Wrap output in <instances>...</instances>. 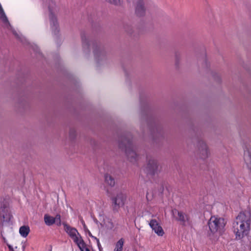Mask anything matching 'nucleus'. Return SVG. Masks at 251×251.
Listing matches in <instances>:
<instances>
[{"label":"nucleus","instance_id":"9b49d317","mask_svg":"<svg viewBox=\"0 0 251 251\" xmlns=\"http://www.w3.org/2000/svg\"><path fill=\"white\" fill-rule=\"evenodd\" d=\"M173 213L174 215L177 214L178 217L176 218V220L182 222L183 224H184L186 221L189 220L188 216L182 211H179L175 209L173 210Z\"/></svg>","mask_w":251,"mask_h":251},{"label":"nucleus","instance_id":"6e6552de","mask_svg":"<svg viewBox=\"0 0 251 251\" xmlns=\"http://www.w3.org/2000/svg\"><path fill=\"white\" fill-rule=\"evenodd\" d=\"M150 226L152 229L156 233L158 236H162L164 234V232L159 223L155 219H152L150 221L149 223Z\"/></svg>","mask_w":251,"mask_h":251},{"label":"nucleus","instance_id":"20e7f679","mask_svg":"<svg viewBox=\"0 0 251 251\" xmlns=\"http://www.w3.org/2000/svg\"><path fill=\"white\" fill-rule=\"evenodd\" d=\"M124 145L125 148L126 153L128 160L132 162L136 161L138 158V156L134 150L132 141L126 138L124 139L120 144V147L123 148Z\"/></svg>","mask_w":251,"mask_h":251},{"label":"nucleus","instance_id":"f03ea898","mask_svg":"<svg viewBox=\"0 0 251 251\" xmlns=\"http://www.w3.org/2000/svg\"><path fill=\"white\" fill-rule=\"evenodd\" d=\"M226 220L218 216H212L208 222L210 236L211 234L216 236H220L225 231V227L226 225Z\"/></svg>","mask_w":251,"mask_h":251},{"label":"nucleus","instance_id":"423d86ee","mask_svg":"<svg viewBox=\"0 0 251 251\" xmlns=\"http://www.w3.org/2000/svg\"><path fill=\"white\" fill-rule=\"evenodd\" d=\"M126 196L122 193H118L116 197L112 198V206L114 210H118L125 204Z\"/></svg>","mask_w":251,"mask_h":251},{"label":"nucleus","instance_id":"aec40b11","mask_svg":"<svg viewBox=\"0 0 251 251\" xmlns=\"http://www.w3.org/2000/svg\"><path fill=\"white\" fill-rule=\"evenodd\" d=\"M81 38L83 45H84L85 43L87 44V43L86 42V39L83 36H82Z\"/></svg>","mask_w":251,"mask_h":251},{"label":"nucleus","instance_id":"4be33fe9","mask_svg":"<svg viewBox=\"0 0 251 251\" xmlns=\"http://www.w3.org/2000/svg\"><path fill=\"white\" fill-rule=\"evenodd\" d=\"M148 193H147V194H146V197H147V198H148Z\"/></svg>","mask_w":251,"mask_h":251},{"label":"nucleus","instance_id":"39448f33","mask_svg":"<svg viewBox=\"0 0 251 251\" xmlns=\"http://www.w3.org/2000/svg\"><path fill=\"white\" fill-rule=\"evenodd\" d=\"M128 1H132L135 3V13L137 16L142 17L145 15L146 7L144 0H127Z\"/></svg>","mask_w":251,"mask_h":251},{"label":"nucleus","instance_id":"2eb2a0df","mask_svg":"<svg viewBox=\"0 0 251 251\" xmlns=\"http://www.w3.org/2000/svg\"><path fill=\"white\" fill-rule=\"evenodd\" d=\"M105 181L106 184L110 186H114L115 183L114 179L111 176L107 174L105 175Z\"/></svg>","mask_w":251,"mask_h":251},{"label":"nucleus","instance_id":"4468645a","mask_svg":"<svg viewBox=\"0 0 251 251\" xmlns=\"http://www.w3.org/2000/svg\"><path fill=\"white\" fill-rule=\"evenodd\" d=\"M124 242L125 240L124 238H122L119 239L115 244V247L114 248V251H122Z\"/></svg>","mask_w":251,"mask_h":251},{"label":"nucleus","instance_id":"0eeeda50","mask_svg":"<svg viewBox=\"0 0 251 251\" xmlns=\"http://www.w3.org/2000/svg\"><path fill=\"white\" fill-rule=\"evenodd\" d=\"M157 164L154 159L149 160L148 163L145 168V171L147 175H154L157 172Z\"/></svg>","mask_w":251,"mask_h":251},{"label":"nucleus","instance_id":"a211bd4d","mask_svg":"<svg viewBox=\"0 0 251 251\" xmlns=\"http://www.w3.org/2000/svg\"><path fill=\"white\" fill-rule=\"evenodd\" d=\"M106 226L107 227H111V228L114 226V224L111 219L108 220L107 224H106Z\"/></svg>","mask_w":251,"mask_h":251},{"label":"nucleus","instance_id":"7ed1b4c3","mask_svg":"<svg viewBox=\"0 0 251 251\" xmlns=\"http://www.w3.org/2000/svg\"><path fill=\"white\" fill-rule=\"evenodd\" d=\"M63 225L64 230L71 238L74 243L77 245L78 247H82L84 244V241L77 230L66 223H63Z\"/></svg>","mask_w":251,"mask_h":251},{"label":"nucleus","instance_id":"9d476101","mask_svg":"<svg viewBox=\"0 0 251 251\" xmlns=\"http://www.w3.org/2000/svg\"><path fill=\"white\" fill-rule=\"evenodd\" d=\"M50 19L52 30L55 34H56L59 32L58 25L56 17L51 12L50 15Z\"/></svg>","mask_w":251,"mask_h":251},{"label":"nucleus","instance_id":"5701e85b","mask_svg":"<svg viewBox=\"0 0 251 251\" xmlns=\"http://www.w3.org/2000/svg\"><path fill=\"white\" fill-rule=\"evenodd\" d=\"M23 250L25 249V247L24 246H23Z\"/></svg>","mask_w":251,"mask_h":251},{"label":"nucleus","instance_id":"dca6fc26","mask_svg":"<svg viewBox=\"0 0 251 251\" xmlns=\"http://www.w3.org/2000/svg\"><path fill=\"white\" fill-rule=\"evenodd\" d=\"M106 1L115 5H120L121 4V0H105Z\"/></svg>","mask_w":251,"mask_h":251},{"label":"nucleus","instance_id":"f8f14e48","mask_svg":"<svg viewBox=\"0 0 251 251\" xmlns=\"http://www.w3.org/2000/svg\"><path fill=\"white\" fill-rule=\"evenodd\" d=\"M30 232V228L28 226H23L19 229V233L21 235L25 238Z\"/></svg>","mask_w":251,"mask_h":251},{"label":"nucleus","instance_id":"1a4fd4ad","mask_svg":"<svg viewBox=\"0 0 251 251\" xmlns=\"http://www.w3.org/2000/svg\"><path fill=\"white\" fill-rule=\"evenodd\" d=\"M199 150L201 153V157L202 159H205L208 156V151L207 150V145L203 141H201L199 143Z\"/></svg>","mask_w":251,"mask_h":251},{"label":"nucleus","instance_id":"412c9836","mask_svg":"<svg viewBox=\"0 0 251 251\" xmlns=\"http://www.w3.org/2000/svg\"><path fill=\"white\" fill-rule=\"evenodd\" d=\"M9 251H14L13 247L10 245H7Z\"/></svg>","mask_w":251,"mask_h":251},{"label":"nucleus","instance_id":"6ab92c4d","mask_svg":"<svg viewBox=\"0 0 251 251\" xmlns=\"http://www.w3.org/2000/svg\"><path fill=\"white\" fill-rule=\"evenodd\" d=\"M79 249L81 251H90L86 247V245L85 243L84 242V245H83V247H78Z\"/></svg>","mask_w":251,"mask_h":251},{"label":"nucleus","instance_id":"f3484780","mask_svg":"<svg viewBox=\"0 0 251 251\" xmlns=\"http://www.w3.org/2000/svg\"><path fill=\"white\" fill-rule=\"evenodd\" d=\"M54 219H55V223H56V224L58 226H60L61 225V217L60 215L59 214H57L56 215L55 217H54Z\"/></svg>","mask_w":251,"mask_h":251},{"label":"nucleus","instance_id":"f257e3e1","mask_svg":"<svg viewBox=\"0 0 251 251\" xmlns=\"http://www.w3.org/2000/svg\"><path fill=\"white\" fill-rule=\"evenodd\" d=\"M251 217L249 213L240 212L233 223V232L237 240L247 236L251 229Z\"/></svg>","mask_w":251,"mask_h":251},{"label":"nucleus","instance_id":"ddd939ff","mask_svg":"<svg viewBox=\"0 0 251 251\" xmlns=\"http://www.w3.org/2000/svg\"><path fill=\"white\" fill-rule=\"evenodd\" d=\"M44 219L45 224L48 226H50L55 223V219H54V217L48 214L44 215Z\"/></svg>","mask_w":251,"mask_h":251}]
</instances>
